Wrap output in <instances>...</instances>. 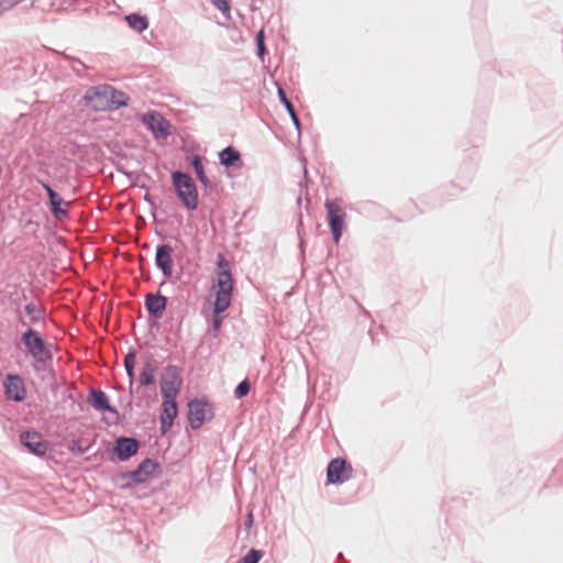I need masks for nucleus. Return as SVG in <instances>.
<instances>
[{
	"label": "nucleus",
	"instance_id": "72a5a7b5",
	"mask_svg": "<svg viewBox=\"0 0 563 563\" xmlns=\"http://www.w3.org/2000/svg\"><path fill=\"white\" fill-rule=\"evenodd\" d=\"M252 522H253V515H252V514H250V515H249V518H247V522H246V525H247L249 527H251V526H252Z\"/></svg>",
	"mask_w": 563,
	"mask_h": 563
},
{
	"label": "nucleus",
	"instance_id": "a878e982",
	"mask_svg": "<svg viewBox=\"0 0 563 563\" xmlns=\"http://www.w3.org/2000/svg\"><path fill=\"white\" fill-rule=\"evenodd\" d=\"M124 366H125L126 373L130 377V380L132 382L133 375H134V366H135V355L134 354L129 353L125 356Z\"/></svg>",
	"mask_w": 563,
	"mask_h": 563
},
{
	"label": "nucleus",
	"instance_id": "5701e85b",
	"mask_svg": "<svg viewBox=\"0 0 563 563\" xmlns=\"http://www.w3.org/2000/svg\"><path fill=\"white\" fill-rule=\"evenodd\" d=\"M125 20L128 24L137 32H143L148 26L146 18L139 14H130Z\"/></svg>",
	"mask_w": 563,
	"mask_h": 563
},
{
	"label": "nucleus",
	"instance_id": "cd10ccee",
	"mask_svg": "<svg viewBox=\"0 0 563 563\" xmlns=\"http://www.w3.org/2000/svg\"><path fill=\"white\" fill-rule=\"evenodd\" d=\"M33 5L42 11H49L54 7V0H35Z\"/></svg>",
	"mask_w": 563,
	"mask_h": 563
},
{
	"label": "nucleus",
	"instance_id": "f03ea898",
	"mask_svg": "<svg viewBox=\"0 0 563 563\" xmlns=\"http://www.w3.org/2000/svg\"><path fill=\"white\" fill-rule=\"evenodd\" d=\"M172 178L177 196L184 207L188 210H196L198 208V191L191 177L187 174L175 172Z\"/></svg>",
	"mask_w": 563,
	"mask_h": 563
},
{
	"label": "nucleus",
	"instance_id": "f704fd0d",
	"mask_svg": "<svg viewBox=\"0 0 563 563\" xmlns=\"http://www.w3.org/2000/svg\"><path fill=\"white\" fill-rule=\"evenodd\" d=\"M11 7H12V4H9V8H11ZM7 9H8V7H7ZM4 10H5V8L2 7V4H0V15L3 13Z\"/></svg>",
	"mask_w": 563,
	"mask_h": 563
},
{
	"label": "nucleus",
	"instance_id": "7c9ffc66",
	"mask_svg": "<svg viewBox=\"0 0 563 563\" xmlns=\"http://www.w3.org/2000/svg\"><path fill=\"white\" fill-rule=\"evenodd\" d=\"M285 107H286V108H287V110L289 111V113H290V115H291V118H292L294 122H295L296 124H298V123H299V121H298V119H297V117H296V113H295L294 107H292L291 102H290L288 99H285Z\"/></svg>",
	"mask_w": 563,
	"mask_h": 563
},
{
	"label": "nucleus",
	"instance_id": "a211bd4d",
	"mask_svg": "<svg viewBox=\"0 0 563 563\" xmlns=\"http://www.w3.org/2000/svg\"><path fill=\"white\" fill-rule=\"evenodd\" d=\"M220 163L227 167L242 165L240 153L231 146H228L219 153Z\"/></svg>",
	"mask_w": 563,
	"mask_h": 563
},
{
	"label": "nucleus",
	"instance_id": "2f4dec72",
	"mask_svg": "<svg viewBox=\"0 0 563 563\" xmlns=\"http://www.w3.org/2000/svg\"><path fill=\"white\" fill-rule=\"evenodd\" d=\"M221 321H222V318L220 317V314H217L214 312V320H213V328H214V330H218L220 328Z\"/></svg>",
	"mask_w": 563,
	"mask_h": 563
},
{
	"label": "nucleus",
	"instance_id": "20e7f679",
	"mask_svg": "<svg viewBox=\"0 0 563 563\" xmlns=\"http://www.w3.org/2000/svg\"><path fill=\"white\" fill-rule=\"evenodd\" d=\"M109 93H111V91L110 86L108 85L92 87L87 90L85 95V101L91 109L96 111L111 110L112 106L110 102Z\"/></svg>",
	"mask_w": 563,
	"mask_h": 563
},
{
	"label": "nucleus",
	"instance_id": "39448f33",
	"mask_svg": "<svg viewBox=\"0 0 563 563\" xmlns=\"http://www.w3.org/2000/svg\"><path fill=\"white\" fill-rule=\"evenodd\" d=\"M353 468L343 459L332 460L327 468L328 484H342L352 477Z\"/></svg>",
	"mask_w": 563,
	"mask_h": 563
},
{
	"label": "nucleus",
	"instance_id": "7ed1b4c3",
	"mask_svg": "<svg viewBox=\"0 0 563 563\" xmlns=\"http://www.w3.org/2000/svg\"><path fill=\"white\" fill-rule=\"evenodd\" d=\"M324 207L328 211V220L333 240L338 243L344 229L346 212L342 206V201L339 199L327 200Z\"/></svg>",
	"mask_w": 563,
	"mask_h": 563
},
{
	"label": "nucleus",
	"instance_id": "f3484780",
	"mask_svg": "<svg viewBox=\"0 0 563 563\" xmlns=\"http://www.w3.org/2000/svg\"><path fill=\"white\" fill-rule=\"evenodd\" d=\"M166 303H167L166 297H164L162 295H157V294L156 295L150 294L146 296V299H145L146 309L148 310V312L151 314H153L156 318L162 317L163 312L165 311Z\"/></svg>",
	"mask_w": 563,
	"mask_h": 563
},
{
	"label": "nucleus",
	"instance_id": "9d476101",
	"mask_svg": "<svg viewBox=\"0 0 563 563\" xmlns=\"http://www.w3.org/2000/svg\"><path fill=\"white\" fill-rule=\"evenodd\" d=\"M22 342L30 354L35 358H43V356L47 354L43 339L32 329L23 333Z\"/></svg>",
	"mask_w": 563,
	"mask_h": 563
},
{
	"label": "nucleus",
	"instance_id": "4468645a",
	"mask_svg": "<svg viewBox=\"0 0 563 563\" xmlns=\"http://www.w3.org/2000/svg\"><path fill=\"white\" fill-rule=\"evenodd\" d=\"M22 443L32 452L37 455H43L47 450L46 442L37 432H25L21 434Z\"/></svg>",
	"mask_w": 563,
	"mask_h": 563
},
{
	"label": "nucleus",
	"instance_id": "9b49d317",
	"mask_svg": "<svg viewBox=\"0 0 563 563\" xmlns=\"http://www.w3.org/2000/svg\"><path fill=\"white\" fill-rule=\"evenodd\" d=\"M43 188L46 190L49 199V208L52 214L60 220L68 216V207L70 202L65 201L51 186L42 183Z\"/></svg>",
	"mask_w": 563,
	"mask_h": 563
},
{
	"label": "nucleus",
	"instance_id": "6e6552de",
	"mask_svg": "<svg viewBox=\"0 0 563 563\" xmlns=\"http://www.w3.org/2000/svg\"><path fill=\"white\" fill-rule=\"evenodd\" d=\"M142 122L153 132L155 137H166L170 133L169 122L159 113L150 111L142 115Z\"/></svg>",
	"mask_w": 563,
	"mask_h": 563
},
{
	"label": "nucleus",
	"instance_id": "2eb2a0df",
	"mask_svg": "<svg viewBox=\"0 0 563 563\" xmlns=\"http://www.w3.org/2000/svg\"><path fill=\"white\" fill-rule=\"evenodd\" d=\"M157 467L158 464L154 461L145 460L135 471L130 473V477L136 483H145L154 475Z\"/></svg>",
	"mask_w": 563,
	"mask_h": 563
},
{
	"label": "nucleus",
	"instance_id": "b1692460",
	"mask_svg": "<svg viewBox=\"0 0 563 563\" xmlns=\"http://www.w3.org/2000/svg\"><path fill=\"white\" fill-rule=\"evenodd\" d=\"M192 166L195 168V172L197 174V177L199 178V180L203 184V185H208V179L205 175V170H203V165L200 161L199 157H195L194 161H192Z\"/></svg>",
	"mask_w": 563,
	"mask_h": 563
},
{
	"label": "nucleus",
	"instance_id": "ddd939ff",
	"mask_svg": "<svg viewBox=\"0 0 563 563\" xmlns=\"http://www.w3.org/2000/svg\"><path fill=\"white\" fill-rule=\"evenodd\" d=\"M178 409L176 399L164 398L163 411L161 415V430L167 432L177 417Z\"/></svg>",
	"mask_w": 563,
	"mask_h": 563
},
{
	"label": "nucleus",
	"instance_id": "dca6fc26",
	"mask_svg": "<svg viewBox=\"0 0 563 563\" xmlns=\"http://www.w3.org/2000/svg\"><path fill=\"white\" fill-rule=\"evenodd\" d=\"M139 443L131 438H120L115 442V452L120 460H128L137 452Z\"/></svg>",
	"mask_w": 563,
	"mask_h": 563
},
{
	"label": "nucleus",
	"instance_id": "4be33fe9",
	"mask_svg": "<svg viewBox=\"0 0 563 563\" xmlns=\"http://www.w3.org/2000/svg\"><path fill=\"white\" fill-rule=\"evenodd\" d=\"M155 372L156 368L152 363H146L140 374V383L141 385H151L155 382Z\"/></svg>",
	"mask_w": 563,
	"mask_h": 563
},
{
	"label": "nucleus",
	"instance_id": "c756f323",
	"mask_svg": "<svg viewBox=\"0 0 563 563\" xmlns=\"http://www.w3.org/2000/svg\"><path fill=\"white\" fill-rule=\"evenodd\" d=\"M212 3L223 13L230 11V4L228 0H211Z\"/></svg>",
	"mask_w": 563,
	"mask_h": 563
},
{
	"label": "nucleus",
	"instance_id": "412c9836",
	"mask_svg": "<svg viewBox=\"0 0 563 563\" xmlns=\"http://www.w3.org/2000/svg\"><path fill=\"white\" fill-rule=\"evenodd\" d=\"M110 91H111V93H109V97H110V102H111L112 109H118L121 107H125L128 104L129 97L124 92L118 91L111 86H110Z\"/></svg>",
	"mask_w": 563,
	"mask_h": 563
},
{
	"label": "nucleus",
	"instance_id": "bb28decb",
	"mask_svg": "<svg viewBox=\"0 0 563 563\" xmlns=\"http://www.w3.org/2000/svg\"><path fill=\"white\" fill-rule=\"evenodd\" d=\"M250 391V384L246 380L241 382L234 390L236 398L245 397Z\"/></svg>",
	"mask_w": 563,
	"mask_h": 563
},
{
	"label": "nucleus",
	"instance_id": "423d86ee",
	"mask_svg": "<svg viewBox=\"0 0 563 563\" xmlns=\"http://www.w3.org/2000/svg\"><path fill=\"white\" fill-rule=\"evenodd\" d=\"M188 419L191 428H200L207 420L213 416L211 406L202 400H192L188 404Z\"/></svg>",
	"mask_w": 563,
	"mask_h": 563
},
{
	"label": "nucleus",
	"instance_id": "6ab92c4d",
	"mask_svg": "<svg viewBox=\"0 0 563 563\" xmlns=\"http://www.w3.org/2000/svg\"><path fill=\"white\" fill-rule=\"evenodd\" d=\"M89 402L97 410H110L108 397L102 390L92 389L89 396Z\"/></svg>",
	"mask_w": 563,
	"mask_h": 563
},
{
	"label": "nucleus",
	"instance_id": "473e14b6",
	"mask_svg": "<svg viewBox=\"0 0 563 563\" xmlns=\"http://www.w3.org/2000/svg\"><path fill=\"white\" fill-rule=\"evenodd\" d=\"M278 95H279V97H280V100H282V101H283V103L285 104V99H287V97H286V95H285L284 90H283V89H279V90H278Z\"/></svg>",
	"mask_w": 563,
	"mask_h": 563
},
{
	"label": "nucleus",
	"instance_id": "1a4fd4ad",
	"mask_svg": "<svg viewBox=\"0 0 563 563\" xmlns=\"http://www.w3.org/2000/svg\"><path fill=\"white\" fill-rule=\"evenodd\" d=\"M4 391L7 398L14 401H22L26 397L24 380L19 375H8L4 383Z\"/></svg>",
	"mask_w": 563,
	"mask_h": 563
},
{
	"label": "nucleus",
	"instance_id": "aec40b11",
	"mask_svg": "<svg viewBox=\"0 0 563 563\" xmlns=\"http://www.w3.org/2000/svg\"><path fill=\"white\" fill-rule=\"evenodd\" d=\"M24 311L29 318V321L25 322V321H22L23 324H32V323H36L38 322L40 320H42L43 318V311L42 309L36 306L35 303H27L25 307H24Z\"/></svg>",
	"mask_w": 563,
	"mask_h": 563
},
{
	"label": "nucleus",
	"instance_id": "0eeeda50",
	"mask_svg": "<svg viewBox=\"0 0 563 563\" xmlns=\"http://www.w3.org/2000/svg\"><path fill=\"white\" fill-rule=\"evenodd\" d=\"M181 378L176 367L168 366L161 380V391L163 398L176 399L180 390Z\"/></svg>",
	"mask_w": 563,
	"mask_h": 563
},
{
	"label": "nucleus",
	"instance_id": "393cba45",
	"mask_svg": "<svg viewBox=\"0 0 563 563\" xmlns=\"http://www.w3.org/2000/svg\"><path fill=\"white\" fill-rule=\"evenodd\" d=\"M262 559V552L255 549L249 551V553L242 558L239 563H258Z\"/></svg>",
	"mask_w": 563,
	"mask_h": 563
},
{
	"label": "nucleus",
	"instance_id": "f8f14e48",
	"mask_svg": "<svg viewBox=\"0 0 563 563\" xmlns=\"http://www.w3.org/2000/svg\"><path fill=\"white\" fill-rule=\"evenodd\" d=\"M173 249L167 244L157 246L155 262L159 269H162L165 277L169 278L173 275Z\"/></svg>",
	"mask_w": 563,
	"mask_h": 563
},
{
	"label": "nucleus",
	"instance_id": "f257e3e1",
	"mask_svg": "<svg viewBox=\"0 0 563 563\" xmlns=\"http://www.w3.org/2000/svg\"><path fill=\"white\" fill-rule=\"evenodd\" d=\"M217 265L218 268L214 274L211 290L214 294L213 311L217 314H221L230 307L234 279L230 271V264L224 255H218Z\"/></svg>",
	"mask_w": 563,
	"mask_h": 563
},
{
	"label": "nucleus",
	"instance_id": "c85d7f7f",
	"mask_svg": "<svg viewBox=\"0 0 563 563\" xmlns=\"http://www.w3.org/2000/svg\"><path fill=\"white\" fill-rule=\"evenodd\" d=\"M256 43H257V49H258V55L262 56L265 52V46H264V31L261 30L257 35H256Z\"/></svg>",
	"mask_w": 563,
	"mask_h": 563
}]
</instances>
